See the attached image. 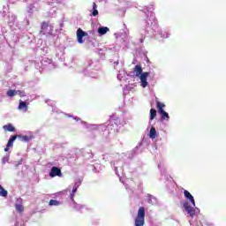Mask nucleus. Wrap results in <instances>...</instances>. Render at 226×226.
<instances>
[{
	"label": "nucleus",
	"mask_w": 226,
	"mask_h": 226,
	"mask_svg": "<svg viewBox=\"0 0 226 226\" xmlns=\"http://www.w3.org/2000/svg\"><path fill=\"white\" fill-rule=\"evenodd\" d=\"M146 223V208L144 207H140L138 210L137 216L134 220L135 226H144Z\"/></svg>",
	"instance_id": "nucleus-1"
},
{
	"label": "nucleus",
	"mask_w": 226,
	"mask_h": 226,
	"mask_svg": "<svg viewBox=\"0 0 226 226\" xmlns=\"http://www.w3.org/2000/svg\"><path fill=\"white\" fill-rule=\"evenodd\" d=\"M156 107L159 114H161L162 119H166V121H169V119H170V117H169V113L163 110V109H165V104L159 101H156Z\"/></svg>",
	"instance_id": "nucleus-2"
},
{
	"label": "nucleus",
	"mask_w": 226,
	"mask_h": 226,
	"mask_svg": "<svg viewBox=\"0 0 226 226\" xmlns=\"http://www.w3.org/2000/svg\"><path fill=\"white\" fill-rule=\"evenodd\" d=\"M49 27H50L49 23L43 21L41 26V34H52V30L48 31Z\"/></svg>",
	"instance_id": "nucleus-3"
},
{
	"label": "nucleus",
	"mask_w": 226,
	"mask_h": 226,
	"mask_svg": "<svg viewBox=\"0 0 226 226\" xmlns=\"http://www.w3.org/2000/svg\"><path fill=\"white\" fill-rule=\"evenodd\" d=\"M184 207L186 213H188L189 216H191V218H193V216H196L197 214L195 213V208L190 206L189 202L184 203Z\"/></svg>",
	"instance_id": "nucleus-4"
},
{
	"label": "nucleus",
	"mask_w": 226,
	"mask_h": 226,
	"mask_svg": "<svg viewBox=\"0 0 226 226\" xmlns=\"http://www.w3.org/2000/svg\"><path fill=\"white\" fill-rule=\"evenodd\" d=\"M62 176H63V173L61 172V169H59L56 166H53L51 168V170L49 172L50 177H61Z\"/></svg>",
	"instance_id": "nucleus-5"
},
{
	"label": "nucleus",
	"mask_w": 226,
	"mask_h": 226,
	"mask_svg": "<svg viewBox=\"0 0 226 226\" xmlns=\"http://www.w3.org/2000/svg\"><path fill=\"white\" fill-rule=\"evenodd\" d=\"M147 77H149V72H143L140 76H139L140 86L143 87H147Z\"/></svg>",
	"instance_id": "nucleus-6"
},
{
	"label": "nucleus",
	"mask_w": 226,
	"mask_h": 226,
	"mask_svg": "<svg viewBox=\"0 0 226 226\" xmlns=\"http://www.w3.org/2000/svg\"><path fill=\"white\" fill-rule=\"evenodd\" d=\"M84 36H87V33L84 32L82 28H79L77 30V40L79 43H84V40L82 39Z\"/></svg>",
	"instance_id": "nucleus-7"
},
{
	"label": "nucleus",
	"mask_w": 226,
	"mask_h": 226,
	"mask_svg": "<svg viewBox=\"0 0 226 226\" xmlns=\"http://www.w3.org/2000/svg\"><path fill=\"white\" fill-rule=\"evenodd\" d=\"M17 139H18L17 135L11 136L6 145V147L4 148L5 152L10 151V147H13V143L15 142V140H17Z\"/></svg>",
	"instance_id": "nucleus-8"
},
{
	"label": "nucleus",
	"mask_w": 226,
	"mask_h": 226,
	"mask_svg": "<svg viewBox=\"0 0 226 226\" xmlns=\"http://www.w3.org/2000/svg\"><path fill=\"white\" fill-rule=\"evenodd\" d=\"M184 195L185 197V199H187L188 200H190V202L192 204V206L195 207V199L193 198V196L192 195V193H190V192H188L187 190L184 191Z\"/></svg>",
	"instance_id": "nucleus-9"
},
{
	"label": "nucleus",
	"mask_w": 226,
	"mask_h": 226,
	"mask_svg": "<svg viewBox=\"0 0 226 226\" xmlns=\"http://www.w3.org/2000/svg\"><path fill=\"white\" fill-rule=\"evenodd\" d=\"M28 103L24 101H19V104L18 106L19 110H24V112H27Z\"/></svg>",
	"instance_id": "nucleus-10"
},
{
	"label": "nucleus",
	"mask_w": 226,
	"mask_h": 226,
	"mask_svg": "<svg viewBox=\"0 0 226 226\" xmlns=\"http://www.w3.org/2000/svg\"><path fill=\"white\" fill-rule=\"evenodd\" d=\"M134 72L136 73V77H140L142 75V66L140 65H135L134 67Z\"/></svg>",
	"instance_id": "nucleus-11"
},
{
	"label": "nucleus",
	"mask_w": 226,
	"mask_h": 226,
	"mask_svg": "<svg viewBox=\"0 0 226 226\" xmlns=\"http://www.w3.org/2000/svg\"><path fill=\"white\" fill-rule=\"evenodd\" d=\"M3 129L5 132H15V126H13V124H7L4 125Z\"/></svg>",
	"instance_id": "nucleus-12"
},
{
	"label": "nucleus",
	"mask_w": 226,
	"mask_h": 226,
	"mask_svg": "<svg viewBox=\"0 0 226 226\" xmlns=\"http://www.w3.org/2000/svg\"><path fill=\"white\" fill-rule=\"evenodd\" d=\"M98 33L99 34H107V33H109V27L107 26L99 27Z\"/></svg>",
	"instance_id": "nucleus-13"
},
{
	"label": "nucleus",
	"mask_w": 226,
	"mask_h": 226,
	"mask_svg": "<svg viewBox=\"0 0 226 226\" xmlns=\"http://www.w3.org/2000/svg\"><path fill=\"white\" fill-rule=\"evenodd\" d=\"M149 137L150 139H156V129L154 127H151Z\"/></svg>",
	"instance_id": "nucleus-14"
},
{
	"label": "nucleus",
	"mask_w": 226,
	"mask_h": 226,
	"mask_svg": "<svg viewBox=\"0 0 226 226\" xmlns=\"http://www.w3.org/2000/svg\"><path fill=\"white\" fill-rule=\"evenodd\" d=\"M18 139H20L23 142H29L31 140V137L29 136H22V135H17Z\"/></svg>",
	"instance_id": "nucleus-15"
},
{
	"label": "nucleus",
	"mask_w": 226,
	"mask_h": 226,
	"mask_svg": "<svg viewBox=\"0 0 226 226\" xmlns=\"http://www.w3.org/2000/svg\"><path fill=\"white\" fill-rule=\"evenodd\" d=\"M96 8H98V5H96V3H93V12H92V16L93 17H96V16H98V10L96 9Z\"/></svg>",
	"instance_id": "nucleus-16"
},
{
	"label": "nucleus",
	"mask_w": 226,
	"mask_h": 226,
	"mask_svg": "<svg viewBox=\"0 0 226 226\" xmlns=\"http://www.w3.org/2000/svg\"><path fill=\"white\" fill-rule=\"evenodd\" d=\"M0 197H8V191L3 188L2 185H0Z\"/></svg>",
	"instance_id": "nucleus-17"
},
{
	"label": "nucleus",
	"mask_w": 226,
	"mask_h": 226,
	"mask_svg": "<svg viewBox=\"0 0 226 226\" xmlns=\"http://www.w3.org/2000/svg\"><path fill=\"white\" fill-rule=\"evenodd\" d=\"M17 213H24V207L22 204H15Z\"/></svg>",
	"instance_id": "nucleus-18"
},
{
	"label": "nucleus",
	"mask_w": 226,
	"mask_h": 226,
	"mask_svg": "<svg viewBox=\"0 0 226 226\" xmlns=\"http://www.w3.org/2000/svg\"><path fill=\"white\" fill-rule=\"evenodd\" d=\"M156 117V109H150V121H153Z\"/></svg>",
	"instance_id": "nucleus-19"
},
{
	"label": "nucleus",
	"mask_w": 226,
	"mask_h": 226,
	"mask_svg": "<svg viewBox=\"0 0 226 226\" xmlns=\"http://www.w3.org/2000/svg\"><path fill=\"white\" fill-rule=\"evenodd\" d=\"M17 91L16 90H8L7 91V96H10L11 98H13V96H16Z\"/></svg>",
	"instance_id": "nucleus-20"
},
{
	"label": "nucleus",
	"mask_w": 226,
	"mask_h": 226,
	"mask_svg": "<svg viewBox=\"0 0 226 226\" xmlns=\"http://www.w3.org/2000/svg\"><path fill=\"white\" fill-rule=\"evenodd\" d=\"M49 206H59V201H57L56 200H50Z\"/></svg>",
	"instance_id": "nucleus-21"
},
{
	"label": "nucleus",
	"mask_w": 226,
	"mask_h": 226,
	"mask_svg": "<svg viewBox=\"0 0 226 226\" xmlns=\"http://www.w3.org/2000/svg\"><path fill=\"white\" fill-rule=\"evenodd\" d=\"M17 94H19V96H20V98H24V96H26V92L21 91V90H18L16 91Z\"/></svg>",
	"instance_id": "nucleus-22"
},
{
	"label": "nucleus",
	"mask_w": 226,
	"mask_h": 226,
	"mask_svg": "<svg viewBox=\"0 0 226 226\" xmlns=\"http://www.w3.org/2000/svg\"><path fill=\"white\" fill-rule=\"evenodd\" d=\"M77 190H78V187H77V186H74V187L72 188V193H71V198H72V199H73L75 193H77Z\"/></svg>",
	"instance_id": "nucleus-23"
}]
</instances>
